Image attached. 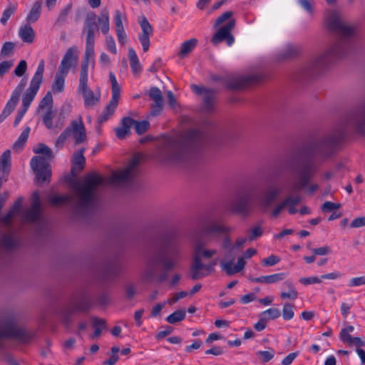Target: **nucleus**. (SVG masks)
Masks as SVG:
<instances>
[{
    "label": "nucleus",
    "mask_w": 365,
    "mask_h": 365,
    "mask_svg": "<svg viewBox=\"0 0 365 365\" xmlns=\"http://www.w3.org/2000/svg\"><path fill=\"white\" fill-rule=\"evenodd\" d=\"M66 129L68 130L70 135L73 137L76 144L83 143L86 138V129L81 116L72 120Z\"/></svg>",
    "instance_id": "12"
},
{
    "label": "nucleus",
    "mask_w": 365,
    "mask_h": 365,
    "mask_svg": "<svg viewBox=\"0 0 365 365\" xmlns=\"http://www.w3.org/2000/svg\"><path fill=\"white\" fill-rule=\"evenodd\" d=\"M289 169L292 174L299 178L298 182L294 186L295 190L307 188V191L313 193L318 190L317 184H311L307 186L308 182L314 173V163L310 159L300 158L290 162Z\"/></svg>",
    "instance_id": "4"
},
{
    "label": "nucleus",
    "mask_w": 365,
    "mask_h": 365,
    "mask_svg": "<svg viewBox=\"0 0 365 365\" xmlns=\"http://www.w3.org/2000/svg\"><path fill=\"white\" fill-rule=\"evenodd\" d=\"M205 232L207 234L226 233L231 231V228L226 227L220 222H213L210 225L204 226Z\"/></svg>",
    "instance_id": "33"
},
{
    "label": "nucleus",
    "mask_w": 365,
    "mask_h": 365,
    "mask_svg": "<svg viewBox=\"0 0 365 365\" xmlns=\"http://www.w3.org/2000/svg\"><path fill=\"white\" fill-rule=\"evenodd\" d=\"M53 118V113L52 108H48L46 113L43 117V121L45 125L48 129H53L52 119Z\"/></svg>",
    "instance_id": "55"
},
{
    "label": "nucleus",
    "mask_w": 365,
    "mask_h": 365,
    "mask_svg": "<svg viewBox=\"0 0 365 365\" xmlns=\"http://www.w3.org/2000/svg\"><path fill=\"white\" fill-rule=\"evenodd\" d=\"M289 288V292H282L280 294V297L282 299H290L292 300H294L298 297V292L295 289L293 284L289 282H286L284 283Z\"/></svg>",
    "instance_id": "41"
},
{
    "label": "nucleus",
    "mask_w": 365,
    "mask_h": 365,
    "mask_svg": "<svg viewBox=\"0 0 365 365\" xmlns=\"http://www.w3.org/2000/svg\"><path fill=\"white\" fill-rule=\"evenodd\" d=\"M365 284V277H354L349 282V287H358Z\"/></svg>",
    "instance_id": "64"
},
{
    "label": "nucleus",
    "mask_w": 365,
    "mask_h": 365,
    "mask_svg": "<svg viewBox=\"0 0 365 365\" xmlns=\"http://www.w3.org/2000/svg\"><path fill=\"white\" fill-rule=\"evenodd\" d=\"M26 80L22 78L15 89L12 91L10 99L16 103L19 102V97L26 86Z\"/></svg>",
    "instance_id": "43"
},
{
    "label": "nucleus",
    "mask_w": 365,
    "mask_h": 365,
    "mask_svg": "<svg viewBox=\"0 0 365 365\" xmlns=\"http://www.w3.org/2000/svg\"><path fill=\"white\" fill-rule=\"evenodd\" d=\"M15 43L11 41L5 42L1 49L0 55L3 57H8L13 54Z\"/></svg>",
    "instance_id": "49"
},
{
    "label": "nucleus",
    "mask_w": 365,
    "mask_h": 365,
    "mask_svg": "<svg viewBox=\"0 0 365 365\" xmlns=\"http://www.w3.org/2000/svg\"><path fill=\"white\" fill-rule=\"evenodd\" d=\"M294 316V312L293 311V306L291 304L285 303L283 305L282 309V317L284 320H290Z\"/></svg>",
    "instance_id": "52"
},
{
    "label": "nucleus",
    "mask_w": 365,
    "mask_h": 365,
    "mask_svg": "<svg viewBox=\"0 0 365 365\" xmlns=\"http://www.w3.org/2000/svg\"><path fill=\"white\" fill-rule=\"evenodd\" d=\"M98 21L102 33L105 35L108 34L110 30V17L106 9H102L101 15L98 18Z\"/></svg>",
    "instance_id": "32"
},
{
    "label": "nucleus",
    "mask_w": 365,
    "mask_h": 365,
    "mask_svg": "<svg viewBox=\"0 0 365 365\" xmlns=\"http://www.w3.org/2000/svg\"><path fill=\"white\" fill-rule=\"evenodd\" d=\"M34 152L43 155L34 156L31 160V166L36 173V180L41 183L48 181L51 174L49 161L53 158L52 150L47 145L41 143L34 149Z\"/></svg>",
    "instance_id": "7"
},
{
    "label": "nucleus",
    "mask_w": 365,
    "mask_h": 365,
    "mask_svg": "<svg viewBox=\"0 0 365 365\" xmlns=\"http://www.w3.org/2000/svg\"><path fill=\"white\" fill-rule=\"evenodd\" d=\"M257 254V250L254 248L247 249L242 256L238 257L236 264H233L232 261L222 260L220 266L222 270L225 272L227 275H233L242 271L246 264L245 259H250Z\"/></svg>",
    "instance_id": "11"
},
{
    "label": "nucleus",
    "mask_w": 365,
    "mask_h": 365,
    "mask_svg": "<svg viewBox=\"0 0 365 365\" xmlns=\"http://www.w3.org/2000/svg\"><path fill=\"white\" fill-rule=\"evenodd\" d=\"M135 125V130L136 133L139 135L143 134L145 133L148 128H149V123L147 120H143V121H137L135 120L134 122Z\"/></svg>",
    "instance_id": "53"
},
{
    "label": "nucleus",
    "mask_w": 365,
    "mask_h": 365,
    "mask_svg": "<svg viewBox=\"0 0 365 365\" xmlns=\"http://www.w3.org/2000/svg\"><path fill=\"white\" fill-rule=\"evenodd\" d=\"M17 103L9 99L0 115V123H2L14 110Z\"/></svg>",
    "instance_id": "45"
},
{
    "label": "nucleus",
    "mask_w": 365,
    "mask_h": 365,
    "mask_svg": "<svg viewBox=\"0 0 365 365\" xmlns=\"http://www.w3.org/2000/svg\"><path fill=\"white\" fill-rule=\"evenodd\" d=\"M23 198L19 197L6 215L0 217V222L6 227H10L14 219L19 216L22 222H35L41 217V199L38 191L31 195V207L22 211Z\"/></svg>",
    "instance_id": "3"
},
{
    "label": "nucleus",
    "mask_w": 365,
    "mask_h": 365,
    "mask_svg": "<svg viewBox=\"0 0 365 365\" xmlns=\"http://www.w3.org/2000/svg\"><path fill=\"white\" fill-rule=\"evenodd\" d=\"M113 20L118 41L120 44L124 45L126 42L127 36L123 23L127 20L126 15L119 10H115Z\"/></svg>",
    "instance_id": "17"
},
{
    "label": "nucleus",
    "mask_w": 365,
    "mask_h": 365,
    "mask_svg": "<svg viewBox=\"0 0 365 365\" xmlns=\"http://www.w3.org/2000/svg\"><path fill=\"white\" fill-rule=\"evenodd\" d=\"M71 135L68 133V130L65 129V130L61 133V134L58 137L56 140L55 141L56 147L61 148L63 146L66 141L68 140L69 137Z\"/></svg>",
    "instance_id": "57"
},
{
    "label": "nucleus",
    "mask_w": 365,
    "mask_h": 365,
    "mask_svg": "<svg viewBox=\"0 0 365 365\" xmlns=\"http://www.w3.org/2000/svg\"><path fill=\"white\" fill-rule=\"evenodd\" d=\"M67 74H63L59 71L56 73L52 86L53 93H61L64 90L65 77Z\"/></svg>",
    "instance_id": "38"
},
{
    "label": "nucleus",
    "mask_w": 365,
    "mask_h": 365,
    "mask_svg": "<svg viewBox=\"0 0 365 365\" xmlns=\"http://www.w3.org/2000/svg\"><path fill=\"white\" fill-rule=\"evenodd\" d=\"M197 41L195 38H191L183 42L180 46L178 56L181 58H184L195 48L197 45Z\"/></svg>",
    "instance_id": "36"
},
{
    "label": "nucleus",
    "mask_w": 365,
    "mask_h": 365,
    "mask_svg": "<svg viewBox=\"0 0 365 365\" xmlns=\"http://www.w3.org/2000/svg\"><path fill=\"white\" fill-rule=\"evenodd\" d=\"M18 34L24 43H32L34 41L35 32L29 23L20 26Z\"/></svg>",
    "instance_id": "27"
},
{
    "label": "nucleus",
    "mask_w": 365,
    "mask_h": 365,
    "mask_svg": "<svg viewBox=\"0 0 365 365\" xmlns=\"http://www.w3.org/2000/svg\"><path fill=\"white\" fill-rule=\"evenodd\" d=\"M138 23L142 29V34L139 36V41L143 46V51L146 52L149 49L150 37L153 35V29L143 15L138 17Z\"/></svg>",
    "instance_id": "13"
},
{
    "label": "nucleus",
    "mask_w": 365,
    "mask_h": 365,
    "mask_svg": "<svg viewBox=\"0 0 365 365\" xmlns=\"http://www.w3.org/2000/svg\"><path fill=\"white\" fill-rule=\"evenodd\" d=\"M155 258L158 259V264L161 265L165 269H171L178 264L180 256L178 252L173 253L171 257L169 256H156Z\"/></svg>",
    "instance_id": "25"
},
{
    "label": "nucleus",
    "mask_w": 365,
    "mask_h": 365,
    "mask_svg": "<svg viewBox=\"0 0 365 365\" xmlns=\"http://www.w3.org/2000/svg\"><path fill=\"white\" fill-rule=\"evenodd\" d=\"M279 262H280V258L278 256L272 255L269 256L268 257L264 258L262 261V264L264 266L269 267V266H274Z\"/></svg>",
    "instance_id": "61"
},
{
    "label": "nucleus",
    "mask_w": 365,
    "mask_h": 365,
    "mask_svg": "<svg viewBox=\"0 0 365 365\" xmlns=\"http://www.w3.org/2000/svg\"><path fill=\"white\" fill-rule=\"evenodd\" d=\"M327 24L329 29L341 36L349 38L355 33V27L348 24L336 12H332L327 19Z\"/></svg>",
    "instance_id": "10"
},
{
    "label": "nucleus",
    "mask_w": 365,
    "mask_h": 365,
    "mask_svg": "<svg viewBox=\"0 0 365 365\" xmlns=\"http://www.w3.org/2000/svg\"><path fill=\"white\" fill-rule=\"evenodd\" d=\"M301 201V197L298 195L289 196L282 203L278 205L272 211V215L273 217H277L284 207L288 208L289 214H295L298 210L294 207Z\"/></svg>",
    "instance_id": "19"
},
{
    "label": "nucleus",
    "mask_w": 365,
    "mask_h": 365,
    "mask_svg": "<svg viewBox=\"0 0 365 365\" xmlns=\"http://www.w3.org/2000/svg\"><path fill=\"white\" fill-rule=\"evenodd\" d=\"M280 190L277 188L267 190L262 200V205L265 207H269L277 199Z\"/></svg>",
    "instance_id": "35"
},
{
    "label": "nucleus",
    "mask_w": 365,
    "mask_h": 365,
    "mask_svg": "<svg viewBox=\"0 0 365 365\" xmlns=\"http://www.w3.org/2000/svg\"><path fill=\"white\" fill-rule=\"evenodd\" d=\"M83 149L78 151L74 153L72 159V171L73 172H79L81 171L84 166L86 159L83 156Z\"/></svg>",
    "instance_id": "31"
},
{
    "label": "nucleus",
    "mask_w": 365,
    "mask_h": 365,
    "mask_svg": "<svg viewBox=\"0 0 365 365\" xmlns=\"http://www.w3.org/2000/svg\"><path fill=\"white\" fill-rule=\"evenodd\" d=\"M216 253V250H207L204 248L200 245H197L195 248V255L200 257V259L202 257L210 259Z\"/></svg>",
    "instance_id": "39"
},
{
    "label": "nucleus",
    "mask_w": 365,
    "mask_h": 365,
    "mask_svg": "<svg viewBox=\"0 0 365 365\" xmlns=\"http://www.w3.org/2000/svg\"><path fill=\"white\" fill-rule=\"evenodd\" d=\"M233 212L242 216H247L252 210V196L250 195L239 196L232 203Z\"/></svg>",
    "instance_id": "14"
},
{
    "label": "nucleus",
    "mask_w": 365,
    "mask_h": 365,
    "mask_svg": "<svg viewBox=\"0 0 365 365\" xmlns=\"http://www.w3.org/2000/svg\"><path fill=\"white\" fill-rule=\"evenodd\" d=\"M149 96L154 101L151 106V115H158L163 107V98L160 90L157 87H152L149 91Z\"/></svg>",
    "instance_id": "22"
},
{
    "label": "nucleus",
    "mask_w": 365,
    "mask_h": 365,
    "mask_svg": "<svg viewBox=\"0 0 365 365\" xmlns=\"http://www.w3.org/2000/svg\"><path fill=\"white\" fill-rule=\"evenodd\" d=\"M109 79L111 83L112 96L104 111L98 118L101 123L106 121L114 113L120 98L121 87L113 73H109Z\"/></svg>",
    "instance_id": "9"
},
{
    "label": "nucleus",
    "mask_w": 365,
    "mask_h": 365,
    "mask_svg": "<svg viewBox=\"0 0 365 365\" xmlns=\"http://www.w3.org/2000/svg\"><path fill=\"white\" fill-rule=\"evenodd\" d=\"M128 57L132 72L134 75H138L141 71V66L138 57L133 48L128 49Z\"/></svg>",
    "instance_id": "34"
},
{
    "label": "nucleus",
    "mask_w": 365,
    "mask_h": 365,
    "mask_svg": "<svg viewBox=\"0 0 365 365\" xmlns=\"http://www.w3.org/2000/svg\"><path fill=\"white\" fill-rule=\"evenodd\" d=\"M92 326L94 329V333L90 336L91 339L98 337L103 329H106V322L103 319L93 318L92 319Z\"/></svg>",
    "instance_id": "37"
},
{
    "label": "nucleus",
    "mask_w": 365,
    "mask_h": 365,
    "mask_svg": "<svg viewBox=\"0 0 365 365\" xmlns=\"http://www.w3.org/2000/svg\"><path fill=\"white\" fill-rule=\"evenodd\" d=\"M97 17L94 13L88 14L86 18L83 31L86 33V41H95Z\"/></svg>",
    "instance_id": "23"
},
{
    "label": "nucleus",
    "mask_w": 365,
    "mask_h": 365,
    "mask_svg": "<svg viewBox=\"0 0 365 365\" xmlns=\"http://www.w3.org/2000/svg\"><path fill=\"white\" fill-rule=\"evenodd\" d=\"M88 65L87 63H81L78 86L88 84Z\"/></svg>",
    "instance_id": "50"
},
{
    "label": "nucleus",
    "mask_w": 365,
    "mask_h": 365,
    "mask_svg": "<svg viewBox=\"0 0 365 365\" xmlns=\"http://www.w3.org/2000/svg\"><path fill=\"white\" fill-rule=\"evenodd\" d=\"M266 321L275 319L280 317V311L277 308H269L260 314Z\"/></svg>",
    "instance_id": "48"
},
{
    "label": "nucleus",
    "mask_w": 365,
    "mask_h": 365,
    "mask_svg": "<svg viewBox=\"0 0 365 365\" xmlns=\"http://www.w3.org/2000/svg\"><path fill=\"white\" fill-rule=\"evenodd\" d=\"M232 14V11H228L223 13L216 19L214 24L215 28L220 26L227 20H228V22L220 27L212 36L211 41L214 45L216 46L223 41H225L228 46H231L233 43L235 39L231 34V31L235 27V21L231 19Z\"/></svg>",
    "instance_id": "8"
},
{
    "label": "nucleus",
    "mask_w": 365,
    "mask_h": 365,
    "mask_svg": "<svg viewBox=\"0 0 365 365\" xmlns=\"http://www.w3.org/2000/svg\"><path fill=\"white\" fill-rule=\"evenodd\" d=\"M312 252L314 255L324 256L331 252V249L328 246H323L318 248L312 249Z\"/></svg>",
    "instance_id": "63"
},
{
    "label": "nucleus",
    "mask_w": 365,
    "mask_h": 365,
    "mask_svg": "<svg viewBox=\"0 0 365 365\" xmlns=\"http://www.w3.org/2000/svg\"><path fill=\"white\" fill-rule=\"evenodd\" d=\"M26 80L22 78L15 89L12 91L10 99L16 103L19 102V97L26 86Z\"/></svg>",
    "instance_id": "44"
},
{
    "label": "nucleus",
    "mask_w": 365,
    "mask_h": 365,
    "mask_svg": "<svg viewBox=\"0 0 365 365\" xmlns=\"http://www.w3.org/2000/svg\"><path fill=\"white\" fill-rule=\"evenodd\" d=\"M185 317V311L179 309L170 314L166 320L170 324H175L178 322L182 321Z\"/></svg>",
    "instance_id": "46"
},
{
    "label": "nucleus",
    "mask_w": 365,
    "mask_h": 365,
    "mask_svg": "<svg viewBox=\"0 0 365 365\" xmlns=\"http://www.w3.org/2000/svg\"><path fill=\"white\" fill-rule=\"evenodd\" d=\"M190 273L193 279H201L211 273V267L202 263V259L194 255Z\"/></svg>",
    "instance_id": "16"
},
{
    "label": "nucleus",
    "mask_w": 365,
    "mask_h": 365,
    "mask_svg": "<svg viewBox=\"0 0 365 365\" xmlns=\"http://www.w3.org/2000/svg\"><path fill=\"white\" fill-rule=\"evenodd\" d=\"M158 265V259L155 257L150 259L143 271V279L146 281L153 280L155 276L156 268Z\"/></svg>",
    "instance_id": "28"
},
{
    "label": "nucleus",
    "mask_w": 365,
    "mask_h": 365,
    "mask_svg": "<svg viewBox=\"0 0 365 365\" xmlns=\"http://www.w3.org/2000/svg\"><path fill=\"white\" fill-rule=\"evenodd\" d=\"M350 121L359 130H361L365 124V104L351 113Z\"/></svg>",
    "instance_id": "26"
},
{
    "label": "nucleus",
    "mask_w": 365,
    "mask_h": 365,
    "mask_svg": "<svg viewBox=\"0 0 365 365\" xmlns=\"http://www.w3.org/2000/svg\"><path fill=\"white\" fill-rule=\"evenodd\" d=\"M259 77L256 75H238L231 77L227 83V86L232 89H240L245 86L256 83Z\"/></svg>",
    "instance_id": "15"
},
{
    "label": "nucleus",
    "mask_w": 365,
    "mask_h": 365,
    "mask_svg": "<svg viewBox=\"0 0 365 365\" xmlns=\"http://www.w3.org/2000/svg\"><path fill=\"white\" fill-rule=\"evenodd\" d=\"M14 66L12 61H4L0 63V78L7 73Z\"/></svg>",
    "instance_id": "60"
},
{
    "label": "nucleus",
    "mask_w": 365,
    "mask_h": 365,
    "mask_svg": "<svg viewBox=\"0 0 365 365\" xmlns=\"http://www.w3.org/2000/svg\"><path fill=\"white\" fill-rule=\"evenodd\" d=\"M346 52V44L342 41H336L312 59L309 62L308 66L314 71H323L344 56Z\"/></svg>",
    "instance_id": "5"
},
{
    "label": "nucleus",
    "mask_w": 365,
    "mask_h": 365,
    "mask_svg": "<svg viewBox=\"0 0 365 365\" xmlns=\"http://www.w3.org/2000/svg\"><path fill=\"white\" fill-rule=\"evenodd\" d=\"M53 98L50 92H48L39 104V108H52Z\"/></svg>",
    "instance_id": "58"
},
{
    "label": "nucleus",
    "mask_w": 365,
    "mask_h": 365,
    "mask_svg": "<svg viewBox=\"0 0 365 365\" xmlns=\"http://www.w3.org/2000/svg\"><path fill=\"white\" fill-rule=\"evenodd\" d=\"M95 41H86V50L82 63H91L92 66L95 65Z\"/></svg>",
    "instance_id": "30"
},
{
    "label": "nucleus",
    "mask_w": 365,
    "mask_h": 365,
    "mask_svg": "<svg viewBox=\"0 0 365 365\" xmlns=\"http://www.w3.org/2000/svg\"><path fill=\"white\" fill-rule=\"evenodd\" d=\"M78 91L83 96L86 108H93L100 101L101 94L94 93L87 85L78 86Z\"/></svg>",
    "instance_id": "20"
},
{
    "label": "nucleus",
    "mask_w": 365,
    "mask_h": 365,
    "mask_svg": "<svg viewBox=\"0 0 365 365\" xmlns=\"http://www.w3.org/2000/svg\"><path fill=\"white\" fill-rule=\"evenodd\" d=\"M16 245V240L14 237L13 235L9 232L7 235H4L0 239V247L5 249H11Z\"/></svg>",
    "instance_id": "40"
},
{
    "label": "nucleus",
    "mask_w": 365,
    "mask_h": 365,
    "mask_svg": "<svg viewBox=\"0 0 365 365\" xmlns=\"http://www.w3.org/2000/svg\"><path fill=\"white\" fill-rule=\"evenodd\" d=\"M192 90L194 93L203 96L204 109L205 110H210L213 107L215 100V92L212 89H205L196 85L192 86Z\"/></svg>",
    "instance_id": "21"
},
{
    "label": "nucleus",
    "mask_w": 365,
    "mask_h": 365,
    "mask_svg": "<svg viewBox=\"0 0 365 365\" xmlns=\"http://www.w3.org/2000/svg\"><path fill=\"white\" fill-rule=\"evenodd\" d=\"M21 331L18 329L12 322H8L0 327V339L2 338H19Z\"/></svg>",
    "instance_id": "24"
},
{
    "label": "nucleus",
    "mask_w": 365,
    "mask_h": 365,
    "mask_svg": "<svg viewBox=\"0 0 365 365\" xmlns=\"http://www.w3.org/2000/svg\"><path fill=\"white\" fill-rule=\"evenodd\" d=\"M284 277V273H277L271 275L264 276V279L266 284H272L283 280Z\"/></svg>",
    "instance_id": "54"
},
{
    "label": "nucleus",
    "mask_w": 365,
    "mask_h": 365,
    "mask_svg": "<svg viewBox=\"0 0 365 365\" xmlns=\"http://www.w3.org/2000/svg\"><path fill=\"white\" fill-rule=\"evenodd\" d=\"M41 13V1L38 0V1H36L33 4L29 12L28 13V14L26 16V20L27 23L32 24V23H35L36 21H37V20L40 17Z\"/></svg>",
    "instance_id": "29"
},
{
    "label": "nucleus",
    "mask_w": 365,
    "mask_h": 365,
    "mask_svg": "<svg viewBox=\"0 0 365 365\" xmlns=\"http://www.w3.org/2000/svg\"><path fill=\"white\" fill-rule=\"evenodd\" d=\"M78 61L77 51L75 48H69L63 57L58 68V71L63 74H68L69 69L75 66Z\"/></svg>",
    "instance_id": "18"
},
{
    "label": "nucleus",
    "mask_w": 365,
    "mask_h": 365,
    "mask_svg": "<svg viewBox=\"0 0 365 365\" xmlns=\"http://www.w3.org/2000/svg\"><path fill=\"white\" fill-rule=\"evenodd\" d=\"M299 282L302 284L303 285H309V284H319L322 282L321 277H302L299 279Z\"/></svg>",
    "instance_id": "59"
},
{
    "label": "nucleus",
    "mask_w": 365,
    "mask_h": 365,
    "mask_svg": "<svg viewBox=\"0 0 365 365\" xmlns=\"http://www.w3.org/2000/svg\"><path fill=\"white\" fill-rule=\"evenodd\" d=\"M201 138L200 132L190 130L170 140L163 152V160L168 163H178L185 160L191 145Z\"/></svg>",
    "instance_id": "2"
},
{
    "label": "nucleus",
    "mask_w": 365,
    "mask_h": 365,
    "mask_svg": "<svg viewBox=\"0 0 365 365\" xmlns=\"http://www.w3.org/2000/svg\"><path fill=\"white\" fill-rule=\"evenodd\" d=\"M274 350L269 349L267 351H258L256 354L262 362H267L274 356Z\"/></svg>",
    "instance_id": "51"
},
{
    "label": "nucleus",
    "mask_w": 365,
    "mask_h": 365,
    "mask_svg": "<svg viewBox=\"0 0 365 365\" xmlns=\"http://www.w3.org/2000/svg\"><path fill=\"white\" fill-rule=\"evenodd\" d=\"M44 66V61L41 60L33 77L31 78L29 88L23 95L22 106L16 114L14 122V126H17L19 125L29 109L31 102L34 100L43 81Z\"/></svg>",
    "instance_id": "6"
},
{
    "label": "nucleus",
    "mask_w": 365,
    "mask_h": 365,
    "mask_svg": "<svg viewBox=\"0 0 365 365\" xmlns=\"http://www.w3.org/2000/svg\"><path fill=\"white\" fill-rule=\"evenodd\" d=\"M16 9V4H10L9 6H7L2 14L0 22L3 25H5L7 23L9 18L15 13Z\"/></svg>",
    "instance_id": "47"
},
{
    "label": "nucleus",
    "mask_w": 365,
    "mask_h": 365,
    "mask_svg": "<svg viewBox=\"0 0 365 365\" xmlns=\"http://www.w3.org/2000/svg\"><path fill=\"white\" fill-rule=\"evenodd\" d=\"M139 160L138 156H134L124 170L113 172L108 178L94 173L89 174L73 185V196L53 195L48 198L49 202L53 205H60L70 202L73 199L79 208H92L98 201V187L101 185H118L128 182L135 173Z\"/></svg>",
    "instance_id": "1"
},
{
    "label": "nucleus",
    "mask_w": 365,
    "mask_h": 365,
    "mask_svg": "<svg viewBox=\"0 0 365 365\" xmlns=\"http://www.w3.org/2000/svg\"><path fill=\"white\" fill-rule=\"evenodd\" d=\"M29 133H30L29 127L26 128L23 130V132L21 133V135L19 137V138L17 139V140L14 144V150H20L22 148V147L26 143V142L29 138Z\"/></svg>",
    "instance_id": "42"
},
{
    "label": "nucleus",
    "mask_w": 365,
    "mask_h": 365,
    "mask_svg": "<svg viewBox=\"0 0 365 365\" xmlns=\"http://www.w3.org/2000/svg\"><path fill=\"white\" fill-rule=\"evenodd\" d=\"M27 70V63L25 60H21L14 70V74L16 76H22Z\"/></svg>",
    "instance_id": "56"
},
{
    "label": "nucleus",
    "mask_w": 365,
    "mask_h": 365,
    "mask_svg": "<svg viewBox=\"0 0 365 365\" xmlns=\"http://www.w3.org/2000/svg\"><path fill=\"white\" fill-rule=\"evenodd\" d=\"M341 207L340 204L334 203L330 201H326L322 205V210L323 212H331L334 210L339 209Z\"/></svg>",
    "instance_id": "62"
}]
</instances>
